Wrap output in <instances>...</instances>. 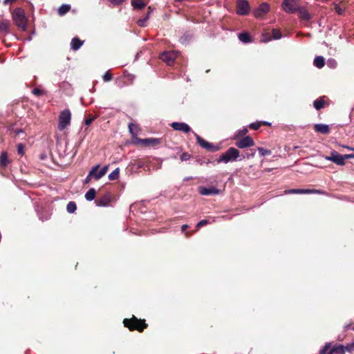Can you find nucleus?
<instances>
[{
	"instance_id": "obj_1",
	"label": "nucleus",
	"mask_w": 354,
	"mask_h": 354,
	"mask_svg": "<svg viewBox=\"0 0 354 354\" xmlns=\"http://www.w3.org/2000/svg\"><path fill=\"white\" fill-rule=\"evenodd\" d=\"M124 326L127 328L130 331L137 330L142 333L145 329L148 327L145 319H138L135 315H132L131 318H125L123 319Z\"/></svg>"
},
{
	"instance_id": "obj_4",
	"label": "nucleus",
	"mask_w": 354,
	"mask_h": 354,
	"mask_svg": "<svg viewBox=\"0 0 354 354\" xmlns=\"http://www.w3.org/2000/svg\"><path fill=\"white\" fill-rule=\"evenodd\" d=\"M71 114L68 109L62 111L59 116L58 129L62 131L70 124Z\"/></svg>"
},
{
	"instance_id": "obj_52",
	"label": "nucleus",
	"mask_w": 354,
	"mask_h": 354,
	"mask_svg": "<svg viewBox=\"0 0 354 354\" xmlns=\"http://www.w3.org/2000/svg\"><path fill=\"white\" fill-rule=\"evenodd\" d=\"M188 227H189V225H186V224L183 225L181 226V231H182L183 232H185L186 231V230H187Z\"/></svg>"
},
{
	"instance_id": "obj_13",
	"label": "nucleus",
	"mask_w": 354,
	"mask_h": 354,
	"mask_svg": "<svg viewBox=\"0 0 354 354\" xmlns=\"http://www.w3.org/2000/svg\"><path fill=\"white\" fill-rule=\"evenodd\" d=\"M138 142L142 144L143 146L145 147H156L159 145L161 143V139L160 138H145V139H138Z\"/></svg>"
},
{
	"instance_id": "obj_32",
	"label": "nucleus",
	"mask_w": 354,
	"mask_h": 354,
	"mask_svg": "<svg viewBox=\"0 0 354 354\" xmlns=\"http://www.w3.org/2000/svg\"><path fill=\"white\" fill-rule=\"evenodd\" d=\"M76 209H77V205L74 201H70L66 206L67 212L69 213L75 212Z\"/></svg>"
},
{
	"instance_id": "obj_57",
	"label": "nucleus",
	"mask_w": 354,
	"mask_h": 354,
	"mask_svg": "<svg viewBox=\"0 0 354 354\" xmlns=\"http://www.w3.org/2000/svg\"><path fill=\"white\" fill-rule=\"evenodd\" d=\"M189 236H190V234H189V232H186V236L189 237Z\"/></svg>"
},
{
	"instance_id": "obj_27",
	"label": "nucleus",
	"mask_w": 354,
	"mask_h": 354,
	"mask_svg": "<svg viewBox=\"0 0 354 354\" xmlns=\"http://www.w3.org/2000/svg\"><path fill=\"white\" fill-rule=\"evenodd\" d=\"M131 4L134 8L142 9L145 7L146 4L142 0H132Z\"/></svg>"
},
{
	"instance_id": "obj_28",
	"label": "nucleus",
	"mask_w": 354,
	"mask_h": 354,
	"mask_svg": "<svg viewBox=\"0 0 354 354\" xmlns=\"http://www.w3.org/2000/svg\"><path fill=\"white\" fill-rule=\"evenodd\" d=\"M324 64H325V60L322 57L318 56L315 58L314 65L315 66H317V68H321L324 66Z\"/></svg>"
},
{
	"instance_id": "obj_24",
	"label": "nucleus",
	"mask_w": 354,
	"mask_h": 354,
	"mask_svg": "<svg viewBox=\"0 0 354 354\" xmlns=\"http://www.w3.org/2000/svg\"><path fill=\"white\" fill-rule=\"evenodd\" d=\"M239 39L243 43L251 42V36L248 32H243L239 34Z\"/></svg>"
},
{
	"instance_id": "obj_12",
	"label": "nucleus",
	"mask_w": 354,
	"mask_h": 354,
	"mask_svg": "<svg viewBox=\"0 0 354 354\" xmlns=\"http://www.w3.org/2000/svg\"><path fill=\"white\" fill-rule=\"evenodd\" d=\"M236 146L240 149L252 147L254 145V142L250 136H245L241 140L236 142Z\"/></svg>"
},
{
	"instance_id": "obj_46",
	"label": "nucleus",
	"mask_w": 354,
	"mask_h": 354,
	"mask_svg": "<svg viewBox=\"0 0 354 354\" xmlns=\"http://www.w3.org/2000/svg\"><path fill=\"white\" fill-rule=\"evenodd\" d=\"M248 132V130L247 128H243V129L240 130L238 133V135L239 136H243Z\"/></svg>"
},
{
	"instance_id": "obj_61",
	"label": "nucleus",
	"mask_w": 354,
	"mask_h": 354,
	"mask_svg": "<svg viewBox=\"0 0 354 354\" xmlns=\"http://www.w3.org/2000/svg\"><path fill=\"white\" fill-rule=\"evenodd\" d=\"M353 330H354V327H353Z\"/></svg>"
},
{
	"instance_id": "obj_39",
	"label": "nucleus",
	"mask_w": 354,
	"mask_h": 354,
	"mask_svg": "<svg viewBox=\"0 0 354 354\" xmlns=\"http://www.w3.org/2000/svg\"><path fill=\"white\" fill-rule=\"evenodd\" d=\"M129 129L131 133L136 134L138 131V126L135 124L130 123L129 124Z\"/></svg>"
},
{
	"instance_id": "obj_51",
	"label": "nucleus",
	"mask_w": 354,
	"mask_h": 354,
	"mask_svg": "<svg viewBox=\"0 0 354 354\" xmlns=\"http://www.w3.org/2000/svg\"><path fill=\"white\" fill-rule=\"evenodd\" d=\"M148 10H148V12H147V15L145 17V19H149L150 13L153 11V9L151 8V6H149L148 8Z\"/></svg>"
},
{
	"instance_id": "obj_9",
	"label": "nucleus",
	"mask_w": 354,
	"mask_h": 354,
	"mask_svg": "<svg viewBox=\"0 0 354 354\" xmlns=\"http://www.w3.org/2000/svg\"><path fill=\"white\" fill-rule=\"evenodd\" d=\"M112 199L113 196L111 192H106L104 195L98 197V198L95 200V203L97 206L106 207L110 204Z\"/></svg>"
},
{
	"instance_id": "obj_17",
	"label": "nucleus",
	"mask_w": 354,
	"mask_h": 354,
	"mask_svg": "<svg viewBox=\"0 0 354 354\" xmlns=\"http://www.w3.org/2000/svg\"><path fill=\"white\" fill-rule=\"evenodd\" d=\"M326 96H322L313 102V106L317 111L323 109L325 105H328L329 103L325 100Z\"/></svg>"
},
{
	"instance_id": "obj_2",
	"label": "nucleus",
	"mask_w": 354,
	"mask_h": 354,
	"mask_svg": "<svg viewBox=\"0 0 354 354\" xmlns=\"http://www.w3.org/2000/svg\"><path fill=\"white\" fill-rule=\"evenodd\" d=\"M12 19L15 24L23 31L27 30L28 19L25 11L21 8H16L12 12Z\"/></svg>"
},
{
	"instance_id": "obj_42",
	"label": "nucleus",
	"mask_w": 354,
	"mask_h": 354,
	"mask_svg": "<svg viewBox=\"0 0 354 354\" xmlns=\"http://www.w3.org/2000/svg\"><path fill=\"white\" fill-rule=\"evenodd\" d=\"M32 93L35 95H37V96H41L45 94V92L42 90H41L40 88H35L32 91Z\"/></svg>"
},
{
	"instance_id": "obj_11",
	"label": "nucleus",
	"mask_w": 354,
	"mask_h": 354,
	"mask_svg": "<svg viewBox=\"0 0 354 354\" xmlns=\"http://www.w3.org/2000/svg\"><path fill=\"white\" fill-rule=\"evenodd\" d=\"M170 126L174 130L182 131L185 133H188L192 131L191 127L185 122H174L170 124Z\"/></svg>"
},
{
	"instance_id": "obj_16",
	"label": "nucleus",
	"mask_w": 354,
	"mask_h": 354,
	"mask_svg": "<svg viewBox=\"0 0 354 354\" xmlns=\"http://www.w3.org/2000/svg\"><path fill=\"white\" fill-rule=\"evenodd\" d=\"M198 192L203 196H209V195H216L219 194V190L215 187H199Z\"/></svg>"
},
{
	"instance_id": "obj_15",
	"label": "nucleus",
	"mask_w": 354,
	"mask_h": 354,
	"mask_svg": "<svg viewBox=\"0 0 354 354\" xmlns=\"http://www.w3.org/2000/svg\"><path fill=\"white\" fill-rule=\"evenodd\" d=\"M270 10V6L267 3H262L258 8L254 12V15L256 18H261L265 14L268 12Z\"/></svg>"
},
{
	"instance_id": "obj_37",
	"label": "nucleus",
	"mask_w": 354,
	"mask_h": 354,
	"mask_svg": "<svg viewBox=\"0 0 354 354\" xmlns=\"http://www.w3.org/2000/svg\"><path fill=\"white\" fill-rule=\"evenodd\" d=\"M330 350V343H327L325 346L319 351V354H328V351Z\"/></svg>"
},
{
	"instance_id": "obj_48",
	"label": "nucleus",
	"mask_w": 354,
	"mask_h": 354,
	"mask_svg": "<svg viewBox=\"0 0 354 354\" xmlns=\"http://www.w3.org/2000/svg\"><path fill=\"white\" fill-rule=\"evenodd\" d=\"M147 19H145V17L143 19H139L138 21V24L140 26H142V27H144L145 26V21H147Z\"/></svg>"
},
{
	"instance_id": "obj_41",
	"label": "nucleus",
	"mask_w": 354,
	"mask_h": 354,
	"mask_svg": "<svg viewBox=\"0 0 354 354\" xmlns=\"http://www.w3.org/2000/svg\"><path fill=\"white\" fill-rule=\"evenodd\" d=\"M113 79V75L109 72L106 71L105 74L103 75L104 82H109Z\"/></svg>"
},
{
	"instance_id": "obj_3",
	"label": "nucleus",
	"mask_w": 354,
	"mask_h": 354,
	"mask_svg": "<svg viewBox=\"0 0 354 354\" xmlns=\"http://www.w3.org/2000/svg\"><path fill=\"white\" fill-rule=\"evenodd\" d=\"M240 156L239 151L234 147H230L225 153H223L217 159V162L227 163L237 160Z\"/></svg>"
},
{
	"instance_id": "obj_18",
	"label": "nucleus",
	"mask_w": 354,
	"mask_h": 354,
	"mask_svg": "<svg viewBox=\"0 0 354 354\" xmlns=\"http://www.w3.org/2000/svg\"><path fill=\"white\" fill-rule=\"evenodd\" d=\"M314 130L316 132L321 133L322 134L326 135L330 132L329 126L324 124H317L314 126Z\"/></svg>"
},
{
	"instance_id": "obj_30",
	"label": "nucleus",
	"mask_w": 354,
	"mask_h": 354,
	"mask_svg": "<svg viewBox=\"0 0 354 354\" xmlns=\"http://www.w3.org/2000/svg\"><path fill=\"white\" fill-rule=\"evenodd\" d=\"M8 130L11 133H13L15 136H17L21 133H23V130L21 129H16V128H15L14 125L9 126Z\"/></svg>"
},
{
	"instance_id": "obj_40",
	"label": "nucleus",
	"mask_w": 354,
	"mask_h": 354,
	"mask_svg": "<svg viewBox=\"0 0 354 354\" xmlns=\"http://www.w3.org/2000/svg\"><path fill=\"white\" fill-rule=\"evenodd\" d=\"M338 152L336 151H333L330 153V155L328 156H326L325 159L328 160H330L332 162H334L335 160L336 155H337Z\"/></svg>"
},
{
	"instance_id": "obj_55",
	"label": "nucleus",
	"mask_w": 354,
	"mask_h": 354,
	"mask_svg": "<svg viewBox=\"0 0 354 354\" xmlns=\"http://www.w3.org/2000/svg\"><path fill=\"white\" fill-rule=\"evenodd\" d=\"M346 158H354V153H352V154H346Z\"/></svg>"
},
{
	"instance_id": "obj_29",
	"label": "nucleus",
	"mask_w": 354,
	"mask_h": 354,
	"mask_svg": "<svg viewBox=\"0 0 354 354\" xmlns=\"http://www.w3.org/2000/svg\"><path fill=\"white\" fill-rule=\"evenodd\" d=\"M96 195V192L94 188H91L85 194V198L88 201H93Z\"/></svg>"
},
{
	"instance_id": "obj_53",
	"label": "nucleus",
	"mask_w": 354,
	"mask_h": 354,
	"mask_svg": "<svg viewBox=\"0 0 354 354\" xmlns=\"http://www.w3.org/2000/svg\"><path fill=\"white\" fill-rule=\"evenodd\" d=\"M15 1L16 0H4L3 1V4L7 5L8 3H12Z\"/></svg>"
},
{
	"instance_id": "obj_21",
	"label": "nucleus",
	"mask_w": 354,
	"mask_h": 354,
	"mask_svg": "<svg viewBox=\"0 0 354 354\" xmlns=\"http://www.w3.org/2000/svg\"><path fill=\"white\" fill-rule=\"evenodd\" d=\"M299 12V17L303 20L309 21L311 19V16L309 12L303 8H299L297 10Z\"/></svg>"
},
{
	"instance_id": "obj_34",
	"label": "nucleus",
	"mask_w": 354,
	"mask_h": 354,
	"mask_svg": "<svg viewBox=\"0 0 354 354\" xmlns=\"http://www.w3.org/2000/svg\"><path fill=\"white\" fill-rule=\"evenodd\" d=\"M258 151L261 156H266L271 154V151L266 149L263 147H259Z\"/></svg>"
},
{
	"instance_id": "obj_59",
	"label": "nucleus",
	"mask_w": 354,
	"mask_h": 354,
	"mask_svg": "<svg viewBox=\"0 0 354 354\" xmlns=\"http://www.w3.org/2000/svg\"><path fill=\"white\" fill-rule=\"evenodd\" d=\"M246 157H247V158H250V155L248 154Z\"/></svg>"
},
{
	"instance_id": "obj_14",
	"label": "nucleus",
	"mask_w": 354,
	"mask_h": 354,
	"mask_svg": "<svg viewBox=\"0 0 354 354\" xmlns=\"http://www.w3.org/2000/svg\"><path fill=\"white\" fill-rule=\"evenodd\" d=\"M285 194H322L319 189H292L285 190Z\"/></svg>"
},
{
	"instance_id": "obj_26",
	"label": "nucleus",
	"mask_w": 354,
	"mask_h": 354,
	"mask_svg": "<svg viewBox=\"0 0 354 354\" xmlns=\"http://www.w3.org/2000/svg\"><path fill=\"white\" fill-rule=\"evenodd\" d=\"M71 9V6L68 4L62 5L58 9V15L63 16L66 14Z\"/></svg>"
},
{
	"instance_id": "obj_43",
	"label": "nucleus",
	"mask_w": 354,
	"mask_h": 354,
	"mask_svg": "<svg viewBox=\"0 0 354 354\" xmlns=\"http://www.w3.org/2000/svg\"><path fill=\"white\" fill-rule=\"evenodd\" d=\"M261 127V122H252L250 124L249 127L253 130H257Z\"/></svg>"
},
{
	"instance_id": "obj_38",
	"label": "nucleus",
	"mask_w": 354,
	"mask_h": 354,
	"mask_svg": "<svg viewBox=\"0 0 354 354\" xmlns=\"http://www.w3.org/2000/svg\"><path fill=\"white\" fill-rule=\"evenodd\" d=\"M96 116H93L91 115H88L84 120V124L87 126L90 125L96 119Z\"/></svg>"
},
{
	"instance_id": "obj_31",
	"label": "nucleus",
	"mask_w": 354,
	"mask_h": 354,
	"mask_svg": "<svg viewBox=\"0 0 354 354\" xmlns=\"http://www.w3.org/2000/svg\"><path fill=\"white\" fill-rule=\"evenodd\" d=\"M119 174H120V169L116 168L111 174H109V179L111 180H117L119 178Z\"/></svg>"
},
{
	"instance_id": "obj_56",
	"label": "nucleus",
	"mask_w": 354,
	"mask_h": 354,
	"mask_svg": "<svg viewBox=\"0 0 354 354\" xmlns=\"http://www.w3.org/2000/svg\"><path fill=\"white\" fill-rule=\"evenodd\" d=\"M91 178H88V176L86 178L85 182L88 183Z\"/></svg>"
},
{
	"instance_id": "obj_36",
	"label": "nucleus",
	"mask_w": 354,
	"mask_h": 354,
	"mask_svg": "<svg viewBox=\"0 0 354 354\" xmlns=\"http://www.w3.org/2000/svg\"><path fill=\"white\" fill-rule=\"evenodd\" d=\"M335 10L338 15H342L345 11V8L340 6L337 3H334Z\"/></svg>"
},
{
	"instance_id": "obj_7",
	"label": "nucleus",
	"mask_w": 354,
	"mask_h": 354,
	"mask_svg": "<svg viewBox=\"0 0 354 354\" xmlns=\"http://www.w3.org/2000/svg\"><path fill=\"white\" fill-rule=\"evenodd\" d=\"M282 8L286 12L295 13L299 7L297 4V0H283Z\"/></svg>"
},
{
	"instance_id": "obj_22",
	"label": "nucleus",
	"mask_w": 354,
	"mask_h": 354,
	"mask_svg": "<svg viewBox=\"0 0 354 354\" xmlns=\"http://www.w3.org/2000/svg\"><path fill=\"white\" fill-rule=\"evenodd\" d=\"M84 41L80 40L78 37H74L71 42V49L77 50L82 46Z\"/></svg>"
},
{
	"instance_id": "obj_58",
	"label": "nucleus",
	"mask_w": 354,
	"mask_h": 354,
	"mask_svg": "<svg viewBox=\"0 0 354 354\" xmlns=\"http://www.w3.org/2000/svg\"><path fill=\"white\" fill-rule=\"evenodd\" d=\"M45 156L44 155L41 156V159H44Z\"/></svg>"
},
{
	"instance_id": "obj_49",
	"label": "nucleus",
	"mask_w": 354,
	"mask_h": 354,
	"mask_svg": "<svg viewBox=\"0 0 354 354\" xmlns=\"http://www.w3.org/2000/svg\"><path fill=\"white\" fill-rule=\"evenodd\" d=\"M114 5H120L121 4L124 0H109Z\"/></svg>"
},
{
	"instance_id": "obj_20",
	"label": "nucleus",
	"mask_w": 354,
	"mask_h": 354,
	"mask_svg": "<svg viewBox=\"0 0 354 354\" xmlns=\"http://www.w3.org/2000/svg\"><path fill=\"white\" fill-rule=\"evenodd\" d=\"M328 354H345V347L343 345H336L330 348Z\"/></svg>"
},
{
	"instance_id": "obj_25",
	"label": "nucleus",
	"mask_w": 354,
	"mask_h": 354,
	"mask_svg": "<svg viewBox=\"0 0 354 354\" xmlns=\"http://www.w3.org/2000/svg\"><path fill=\"white\" fill-rule=\"evenodd\" d=\"M348 159V158H346L345 155H342L340 153H337L335 157V160L333 162L338 165H345V160Z\"/></svg>"
},
{
	"instance_id": "obj_50",
	"label": "nucleus",
	"mask_w": 354,
	"mask_h": 354,
	"mask_svg": "<svg viewBox=\"0 0 354 354\" xmlns=\"http://www.w3.org/2000/svg\"><path fill=\"white\" fill-rule=\"evenodd\" d=\"M268 33H265L263 35V41H268L271 39L270 37H268Z\"/></svg>"
},
{
	"instance_id": "obj_45",
	"label": "nucleus",
	"mask_w": 354,
	"mask_h": 354,
	"mask_svg": "<svg viewBox=\"0 0 354 354\" xmlns=\"http://www.w3.org/2000/svg\"><path fill=\"white\" fill-rule=\"evenodd\" d=\"M24 146L23 144L21 143H19L17 145V152L20 155H23L24 154Z\"/></svg>"
},
{
	"instance_id": "obj_54",
	"label": "nucleus",
	"mask_w": 354,
	"mask_h": 354,
	"mask_svg": "<svg viewBox=\"0 0 354 354\" xmlns=\"http://www.w3.org/2000/svg\"><path fill=\"white\" fill-rule=\"evenodd\" d=\"M261 126H270L271 123L268 122H261Z\"/></svg>"
},
{
	"instance_id": "obj_23",
	"label": "nucleus",
	"mask_w": 354,
	"mask_h": 354,
	"mask_svg": "<svg viewBox=\"0 0 354 354\" xmlns=\"http://www.w3.org/2000/svg\"><path fill=\"white\" fill-rule=\"evenodd\" d=\"M9 162L10 160H8L7 152L3 151L0 156V166L6 167Z\"/></svg>"
},
{
	"instance_id": "obj_5",
	"label": "nucleus",
	"mask_w": 354,
	"mask_h": 354,
	"mask_svg": "<svg viewBox=\"0 0 354 354\" xmlns=\"http://www.w3.org/2000/svg\"><path fill=\"white\" fill-rule=\"evenodd\" d=\"M194 135L196 139L197 144L202 148L205 149L207 151L215 152L220 149V147L218 145H214V144L206 141L196 133H194Z\"/></svg>"
},
{
	"instance_id": "obj_6",
	"label": "nucleus",
	"mask_w": 354,
	"mask_h": 354,
	"mask_svg": "<svg viewBox=\"0 0 354 354\" xmlns=\"http://www.w3.org/2000/svg\"><path fill=\"white\" fill-rule=\"evenodd\" d=\"M99 167L100 165H96L93 167L90 171L88 175V178H93L95 180H99L106 174L109 169V166L105 165L100 169V171H98Z\"/></svg>"
},
{
	"instance_id": "obj_44",
	"label": "nucleus",
	"mask_w": 354,
	"mask_h": 354,
	"mask_svg": "<svg viewBox=\"0 0 354 354\" xmlns=\"http://www.w3.org/2000/svg\"><path fill=\"white\" fill-rule=\"evenodd\" d=\"M191 158V155L188 153L187 152L183 153L180 156V160L181 161H186L189 160Z\"/></svg>"
},
{
	"instance_id": "obj_10",
	"label": "nucleus",
	"mask_w": 354,
	"mask_h": 354,
	"mask_svg": "<svg viewBox=\"0 0 354 354\" xmlns=\"http://www.w3.org/2000/svg\"><path fill=\"white\" fill-rule=\"evenodd\" d=\"M176 58V55L172 51L163 52L160 55V59L168 66H171L174 63Z\"/></svg>"
},
{
	"instance_id": "obj_19",
	"label": "nucleus",
	"mask_w": 354,
	"mask_h": 354,
	"mask_svg": "<svg viewBox=\"0 0 354 354\" xmlns=\"http://www.w3.org/2000/svg\"><path fill=\"white\" fill-rule=\"evenodd\" d=\"M10 24L8 21L0 22V33L5 35L10 32Z\"/></svg>"
},
{
	"instance_id": "obj_60",
	"label": "nucleus",
	"mask_w": 354,
	"mask_h": 354,
	"mask_svg": "<svg viewBox=\"0 0 354 354\" xmlns=\"http://www.w3.org/2000/svg\"><path fill=\"white\" fill-rule=\"evenodd\" d=\"M351 149H352L353 151H354V148H352Z\"/></svg>"
},
{
	"instance_id": "obj_47",
	"label": "nucleus",
	"mask_w": 354,
	"mask_h": 354,
	"mask_svg": "<svg viewBox=\"0 0 354 354\" xmlns=\"http://www.w3.org/2000/svg\"><path fill=\"white\" fill-rule=\"evenodd\" d=\"M344 347H345V351H348L349 352H351L354 348V343L348 344L346 346H344Z\"/></svg>"
},
{
	"instance_id": "obj_8",
	"label": "nucleus",
	"mask_w": 354,
	"mask_h": 354,
	"mask_svg": "<svg viewBox=\"0 0 354 354\" xmlns=\"http://www.w3.org/2000/svg\"><path fill=\"white\" fill-rule=\"evenodd\" d=\"M250 4L246 0H237L236 13L239 15H247L250 12Z\"/></svg>"
},
{
	"instance_id": "obj_33",
	"label": "nucleus",
	"mask_w": 354,
	"mask_h": 354,
	"mask_svg": "<svg viewBox=\"0 0 354 354\" xmlns=\"http://www.w3.org/2000/svg\"><path fill=\"white\" fill-rule=\"evenodd\" d=\"M272 38L278 39L281 37V32L279 29H272Z\"/></svg>"
},
{
	"instance_id": "obj_35",
	"label": "nucleus",
	"mask_w": 354,
	"mask_h": 354,
	"mask_svg": "<svg viewBox=\"0 0 354 354\" xmlns=\"http://www.w3.org/2000/svg\"><path fill=\"white\" fill-rule=\"evenodd\" d=\"M208 223H209V220H207V219H203V220H201V221H199L196 225V231H197L199 228H201V227H203L206 225H207Z\"/></svg>"
}]
</instances>
